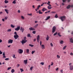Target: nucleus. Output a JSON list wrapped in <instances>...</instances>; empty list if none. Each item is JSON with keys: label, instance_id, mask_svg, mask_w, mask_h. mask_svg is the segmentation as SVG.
<instances>
[{"label": "nucleus", "instance_id": "4d7b16f0", "mask_svg": "<svg viewBox=\"0 0 73 73\" xmlns=\"http://www.w3.org/2000/svg\"><path fill=\"white\" fill-rule=\"evenodd\" d=\"M10 69H11V67H10L8 68L7 70H9Z\"/></svg>", "mask_w": 73, "mask_h": 73}, {"label": "nucleus", "instance_id": "39448f33", "mask_svg": "<svg viewBox=\"0 0 73 73\" xmlns=\"http://www.w3.org/2000/svg\"><path fill=\"white\" fill-rule=\"evenodd\" d=\"M26 42H27V40H24V39H23L22 40L21 42L22 43V44L23 45V44H24L25 43H26Z\"/></svg>", "mask_w": 73, "mask_h": 73}, {"label": "nucleus", "instance_id": "5701e85b", "mask_svg": "<svg viewBox=\"0 0 73 73\" xmlns=\"http://www.w3.org/2000/svg\"><path fill=\"white\" fill-rule=\"evenodd\" d=\"M64 43V41L63 40H61L60 42V43L61 44H62Z\"/></svg>", "mask_w": 73, "mask_h": 73}, {"label": "nucleus", "instance_id": "393cba45", "mask_svg": "<svg viewBox=\"0 0 73 73\" xmlns=\"http://www.w3.org/2000/svg\"><path fill=\"white\" fill-rule=\"evenodd\" d=\"M11 73H14V72H15V70H14V69H12L11 70Z\"/></svg>", "mask_w": 73, "mask_h": 73}, {"label": "nucleus", "instance_id": "72a5a7b5", "mask_svg": "<svg viewBox=\"0 0 73 73\" xmlns=\"http://www.w3.org/2000/svg\"><path fill=\"white\" fill-rule=\"evenodd\" d=\"M12 57H13L14 58H16V57H15V55L13 54L12 56Z\"/></svg>", "mask_w": 73, "mask_h": 73}, {"label": "nucleus", "instance_id": "603ef678", "mask_svg": "<svg viewBox=\"0 0 73 73\" xmlns=\"http://www.w3.org/2000/svg\"><path fill=\"white\" fill-rule=\"evenodd\" d=\"M14 34L15 35H18L17 34V32H14Z\"/></svg>", "mask_w": 73, "mask_h": 73}, {"label": "nucleus", "instance_id": "49530a36", "mask_svg": "<svg viewBox=\"0 0 73 73\" xmlns=\"http://www.w3.org/2000/svg\"><path fill=\"white\" fill-rule=\"evenodd\" d=\"M38 24H37L36 25H35L34 26L35 28H36L37 26H38Z\"/></svg>", "mask_w": 73, "mask_h": 73}, {"label": "nucleus", "instance_id": "6e6552de", "mask_svg": "<svg viewBox=\"0 0 73 73\" xmlns=\"http://www.w3.org/2000/svg\"><path fill=\"white\" fill-rule=\"evenodd\" d=\"M14 37L15 40H17V38H19V35H14Z\"/></svg>", "mask_w": 73, "mask_h": 73}, {"label": "nucleus", "instance_id": "8fccbe9b", "mask_svg": "<svg viewBox=\"0 0 73 73\" xmlns=\"http://www.w3.org/2000/svg\"><path fill=\"white\" fill-rule=\"evenodd\" d=\"M72 63H70L69 64V66H72Z\"/></svg>", "mask_w": 73, "mask_h": 73}, {"label": "nucleus", "instance_id": "f704fd0d", "mask_svg": "<svg viewBox=\"0 0 73 73\" xmlns=\"http://www.w3.org/2000/svg\"><path fill=\"white\" fill-rule=\"evenodd\" d=\"M11 31H12V30H11V29H10L7 30V32H11Z\"/></svg>", "mask_w": 73, "mask_h": 73}, {"label": "nucleus", "instance_id": "f257e3e1", "mask_svg": "<svg viewBox=\"0 0 73 73\" xmlns=\"http://www.w3.org/2000/svg\"><path fill=\"white\" fill-rule=\"evenodd\" d=\"M59 19H60L62 21H64L65 20V19H66V17L65 16L60 17L59 18Z\"/></svg>", "mask_w": 73, "mask_h": 73}, {"label": "nucleus", "instance_id": "bf43d9fd", "mask_svg": "<svg viewBox=\"0 0 73 73\" xmlns=\"http://www.w3.org/2000/svg\"><path fill=\"white\" fill-rule=\"evenodd\" d=\"M26 37H24V39H23L24 40H26Z\"/></svg>", "mask_w": 73, "mask_h": 73}, {"label": "nucleus", "instance_id": "a19ab883", "mask_svg": "<svg viewBox=\"0 0 73 73\" xmlns=\"http://www.w3.org/2000/svg\"><path fill=\"white\" fill-rule=\"evenodd\" d=\"M5 60H6V61H8V60H9V58H6L5 59Z\"/></svg>", "mask_w": 73, "mask_h": 73}, {"label": "nucleus", "instance_id": "9d476101", "mask_svg": "<svg viewBox=\"0 0 73 73\" xmlns=\"http://www.w3.org/2000/svg\"><path fill=\"white\" fill-rule=\"evenodd\" d=\"M23 62L25 64L27 65V63H28V60L26 59V60H24Z\"/></svg>", "mask_w": 73, "mask_h": 73}, {"label": "nucleus", "instance_id": "79ce46f5", "mask_svg": "<svg viewBox=\"0 0 73 73\" xmlns=\"http://www.w3.org/2000/svg\"><path fill=\"white\" fill-rule=\"evenodd\" d=\"M48 8L49 9H52V7H49V6H48Z\"/></svg>", "mask_w": 73, "mask_h": 73}, {"label": "nucleus", "instance_id": "4c0bfd02", "mask_svg": "<svg viewBox=\"0 0 73 73\" xmlns=\"http://www.w3.org/2000/svg\"><path fill=\"white\" fill-rule=\"evenodd\" d=\"M35 52V51H32L31 53L32 54H33V53H34Z\"/></svg>", "mask_w": 73, "mask_h": 73}, {"label": "nucleus", "instance_id": "3c124183", "mask_svg": "<svg viewBox=\"0 0 73 73\" xmlns=\"http://www.w3.org/2000/svg\"><path fill=\"white\" fill-rule=\"evenodd\" d=\"M50 2L49 1H48V3H47V4H48V5L49 4H50Z\"/></svg>", "mask_w": 73, "mask_h": 73}, {"label": "nucleus", "instance_id": "b1692460", "mask_svg": "<svg viewBox=\"0 0 73 73\" xmlns=\"http://www.w3.org/2000/svg\"><path fill=\"white\" fill-rule=\"evenodd\" d=\"M38 13L39 14H42V12L41 11V10H39L38 11Z\"/></svg>", "mask_w": 73, "mask_h": 73}, {"label": "nucleus", "instance_id": "dca6fc26", "mask_svg": "<svg viewBox=\"0 0 73 73\" xmlns=\"http://www.w3.org/2000/svg\"><path fill=\"white\" fill-rule=\"evenodd\" d=\"M47 9H46L45 8H43L42 9V11L43 12H44V11H47Z\"/></svg>", "mask_w": 73, "mask_h": 73}, {"label": "nucleus", "instance_id": "69168bd1", "mask_svg": "<svg viewBox=\"0 0 73 73\" xmlns=\"http://www.w3.org/2000/svg\"><path fill=\"white\" fill-rule=\"evenodd\" d=\"M58 68H57L56 69V71H57V70H58Z\"/></svg>", "mask_w": 73, "mask_h": 73}, {"label": "nucleus", "instance_id": "aec40b11", "mask_svg": "<svg viewBox=\"0 0 73 73\" xmlns=\"http://www.w3.org/2000/svg\"><path fill=\"white\" fill-rule=\"evenodd\" d=\"M16 1H17V0H14L12 2L13 4H16Z\"/></svg>", "mask_w": 73, "mask_h": 73}, {"label": "nucleus", "instance_id": "6e6d98bb", "mask_svg": "<svg viewBox=\"0 0 73 73\" xmlns=\"http://www.w3.org/2000/svg\"><path fill=\"white\" fill-rule=\"evenodd\" d=\"M60 72H61V73H63V70H60Z\"/></svg>", "mask_w": 73, "mask_h": 73}, {"label": "nucleus", "instance_id": "f8f14e48", "mask_svg": "<svg viewBox=\"0 0 73 73\" xmlns=\"http://www.w3.org/2000/svg\"><path fill=\"white\" fill-rule=\"evenodd\" d=\"M70 70H73V65H71L70 66Z\"/></svg>", "mask_w": 73, "mask_h": 73}, {"label": "nucleus", "instance_id": "a878e982", "mask_svg": "<svg viewBox=\"0 0 73 73\" xmlns=\"http://www.w3.org/2000/svg\"><path fill=\"white\" fill-rule=\"evenodd\" d=\"M66 45L64 46L63 48V50H64V49H66Z\"/></svg>", "mask_w": 73, "mask_h": 73}, {"label": "nucleus", "instance_id": "7ed1b4c3", "mask_svg": "<svg viewBox=\"0 0 73 73\" xmlns=\"http://www.w3.org/2000/svg\"><path fill=\"white\" fill-rule=\"evenodd\" d=\"M18 52L19 53V54H21L23 53V50L21 49H18Z\"/></svg>", "mask_w": 73, "mask_h": 73}, {"label": "nucleus", "instance_id": "423d86ee", "mask_svg": "<svg viewBox=\"0 0 73 73\" xmlns=\"http://www.w3.org/2000/svg\"><path fill=\"white\" fill-rule=\"evenodd\" d=\"M36 40L38 42H39V41H40V35H38L37 36Z\"/></svg>", "mask_w": 73, "mask_h": 73}, {"label": "nucleus", "instance_id": "864d4df0", "mask_svg": "<svg viewBox=\"0 0 73 73\" xmlns=\"http://www.w3.org/2000/svg\"><path fill=\"white\" fill-rule=\"evenodd\" d=\"M71 56H73V53L72 52H71L70 54Z\"/></svg>", "mask_w": 73, "mask_h": 73}, {"label": "nucleus", "instance_id": "7c9ffc66", "mask_svg": "<svg viewBox=\"0 0 73 73\" xmlns=\"http://www.w3.org/2000/svg\"><path fill=\"white\" fill-rule=\"evenodd\" d=\"M58 35L59 36V37H61V35H60V33H58Z\"/></svg>", "mask_w": 73, "mask_h": 73}, {"label": "nucleus", "instance_id": "0eeeda50", "mask_svg": "<svg viewBox=\"0 0 73 73\" xmlns=\"http://www.w3.org/2000/svg\"><path fill=\"white\" fill-rule=\"evenodd\" d=\"M8 42L9 44H12V43H13V40L9 39L8 40Z\"/></svg>", "mask_w": 73, "mask_h": 73}, {"label": "nucleus", "instance_id": "58836bf2", "mask_svg": "<svg viewBox=\"0 0 73 73\" xmlns=\"http://www.w3.org/2000/svg\"><path fill=\"white\" fill-rule=\"evenodd\" d=\"M32 33L33 34H36V31H33Z\"/></svg>", "mask_w": 73, "mask_h": 73}, {"label": "nucleus", "instance_id": "c03bdc74", "mask_svg": "<svg viewBox=\"0 0 73 73\" xmlns=\"http://www.w3.org/2000/svg\"><path fill=\"white\" fill-rule=\"evenodd\" d=\"M57 34V32H56L54 34V36H56V35Z\"/></svg>", "mask_w": 73, "mask_h": 73}, {"label": "nucleus", "instance_id": "4be33fe9", "mask_svg": "<svg viewBox=\"0 0 73 73\" xmlns=\"http://www.w3.org/2000/svg\"><path fill=\"white\" fill-rule=\"evenodd\" d=\"M26 52L27 53H28L29 52V49H27L26 50Z\"/></svg>", "mask_w": 73, "mask_h": 73}, {"label": "nucleus", "instance_id": "09e8293b", "mask_svg": "<svg viewBox=\"0 0 73 73\" xmlns=\"http://www.w3.org/2000/svg\"><path fill=\"white\" fill-rule=\"evenodd\" d=\"M3 54V52H1V50H0V54Z\"/></svg>", "mask_w": 73, "mask_h": 73}, {"label": "nucleus", "instance_id": "4468645a", "mask_svg": "<svg viewBox=\"0 0 73 73\" xmlns=\"http://www.w3.org/2000/svg\"><path fill=\"white\" fill-rule=\"evenodd\" d=\"M29 29L30 31H35V29L33 27H30L29 28Z\"/></svg>", "mask_w": 73, "mask_h": 73}, {"label": "nucleus", "instance_id": "9b49d317", "mask_svg": "<svg viewBox=\"0 0 73 73\" xmlns=\"http://www.w3.org/2000/svg\"><path fill=\"white\" fill-rule=\"evenodd\" d=\"M71 7V8H73V5H69L67 7V9H69L70 8V7Z\"/></svg>", "mask_w": 73, "mask_h": 73}, {"label": "nucleus", "instance_id": "2eb2a0df", "mask_svg": "<svg viewBox=\"0 0 73 73\" xmlns=\"http://www.w3.org/2000/svg\"><path fill=\"white\" fill-rule=\"evenodd\" d=\"M49 36H48V35H47V37L46 38V40L47 41H48L49 40Z\"/></svg>", "mask_w": 73, "mask_h": 73}, {"label": "nucleus", "instance_id": "680f3d73", "mask_svg": "<svg viewBox=\"0 0 73 73\" xmlns=\"http://www.w3.org/2000/svg\"><path fill=\"white\" fill-rule=\"evenodd\" d=\"M20 64H18L17 65V67H19V66H20Z\"/></svg>", "mask_w": 73, "mask_h": 73}, {"label": "nucleus", "instance_id": "cd10ccee", "mask_svg": "<svg viewBox=\"0 0 73 73\" xmlns=\"http://www.w3.org/2000/svg\"><path fill=\"white\" fill-rule=\"evenodd\" d=\"M29 45L30 46H31V47H33V46H34V45H32V44H29Z\"/></svg>", "mask_w": 73, "mask_h": 73}, {"label": "nucleus", "instance_id": "de8ad7c7", "mask_svg": "<svg viewBox=\"0 0 73 73\" xmlns=\"http://www.w3.org/2000/svg\"><path fill=\"white\" fill-rule=\"evenodd\" d=\"M33 67L32 66L31 68H30V69L31 70H32V69H33Z\"/></svg>", "mask_w": 73, "mask_h": 73}, {"label": "nucleus", "instance_id": "c756f323", "mask_svg": "<svg viewBox=\"0 0 73 73\" xmlns=\"http://www.w3.org/2000/svg\"><path fill=\"white\" fill-rule=\"evenodd\" d=\"M55 17L56 18H58V16L57 15V14H56L55 16Z\"/></svg>", "mask_w": 73, "mask_h": 73}, {"label": "nucleus", "instance_id": "20e7f679", "mask_svg": "<svg viewBox=\"0 0 73 73\" xmlns=\"http://www.w3.org/2000/svg\"><path fill=\"white\" fill-rule=\"evenodd\" d=\"M41 44H42V42H41V41H40V45L41 46V47L42 48V49H44V48H45V46H44V45H41Z\"/></svg>", "mask_w": 73, "mask_h": 73}, {"label": "nucleus", "instance_id": "f03ea898", "mask_svg": "<svg viewBox=\"0 0 73 73\" xmlns=\"http://www.w3.org/2000/svg\"><path fill=\"white\" fill-rule=\"evenodd\" d=\"M56 27L55 26H54L52 29V32L53 33H54L55 31H56Z\"/></svg>", "mask_w": 73, "mask_h": 73}, {"label": "nucleus", "instance_id": "a211bd4d", "mask_svg": "<svg viewBox=\"0 0 73 73\" xmlns=\"http://www.w3.org/2000/svg\"><path fill=\"white\" fill-rule=\"evenodd\" d=\"M5 11L7 13V14H8L9 12V10H7V9H5Z\"/></svg>", "mask_w": 73, "mask_h": 73}, {"label": "nucleus", "instance_id": "774afa93", "mask_svg": "<svg viewBox=\"0 0 73 73\" xmlns=\"http://www.w3.org/2000/svg\"><path fill=\"white\" fill-rule=\"evenodd\" d=\"M3 56H5V53L4 52H3Z\"/></svg>", "mask_w": 73, "mask_h": 73}, {"label": "nucleus", "instance_id": "473e14b6", "mask_svg": "<svg viewBox=\"0 0 73 73\" xmlns=\"http://www.w3.org/2000/svg\"><path fill=\"white\" fill-rule=\"evenodd\" d=\"M57 57L58 58H60V56L58 55H57Z\"/></svg>", "mask_w": 73, "mask_h": 73}, {"label": "nucleus", "instance_id": "338daca9", "mask_svg": "<svg viewBox=\"0 0 73 73\" xmlns=\"http://www.w3.org/2000/svg\"><path fill=\"white\" fill-rule=\"evenodd\" d=\"M33 8H35V5H33L32 6Z\"/></svg>", "mask_w": 73, "mask_h": 73}, {"label": "nucleus", "instance_id": "0e129e2a", "mask_svg": "<svg viewBox=\"0 0 73 73\" xmlns=\"http://www.w3.org/2000/svg\"><path fill=\"white\" fill-rule=\"evenodd\" d=\"M3 58H6V56L5 55H3Z\"/></svg>", "mask_w": 73, "mask_h": 73}, {"label": "nucleus", "instance_id": "37998d69", "mask_svg": "<svg viewBox=\"0 0 73 73\" xmlns=\"http://www.w3.org/2000/svg\"><path fill=\"white\" fill-rule=\"evenodd\" d=\"M67 1V0H62V1L63 3H65Z\"/></svg>", "mask_w": 73, "mask_h": 73}, {"label": "nucleus", "instance_id": "ea45409f", "mask_svg": "<svg viewBox=\"0 0 73 73\" xmlns=\"http://www.w3.org/2000/svg\"><path fill=\"white\" fill-rule=\"evenodd\" d=\"M27 15H29V16H32V14L31 13L30 14H27Z\"/></svg>", "mask_w": 73, "mask_h": 73}, {"label": "nucleus", "instance_id": "412c9836", "mask_svg": "<svg viewBox=\"0 0 73 73\" xmlns=\"http://www.w3.org/2000/svg\"><path fill=\"white\" fill-rule=\"evenodd\" d=\"M4 2L5 3V4H7V3H8V1L7 0H5L4 1Z\"/></svg>", "mask_w": 73, "mask_h": 73}, {"label": "nucleus", "instance_id": "13d9d810", "mask_svg": "<svg viewBox=\"0 0 73 73\" xmlns=\"http://www.w3.org/2000/svg\"><path fill=\"white\" fill-rule=\"evenodd\" d=\"M7 19H8V17H5V20H7Z\"/></svg>", "mask_w": 73, "mask_h": 73}, {"label": "nucleus", "instance_id": "5fc2aeb1", "mask_svg": "<svg viewBox=\"0 0 73 73\" xmlns=\"http://www.w3.org/2000/svg\"><path fill=\"white\" fill-rule=\"evenodd\" d=\"M53 62H51V66H53Z\"/></svg>", "mask_w": 73, "mask_h": 73}, {"label": "nucleus", "instance_id": "c85d7f7f", "mask_svg": "<svg viewBox=\"0 0 73 73\" xmlns=\"http://www.w3.org/2000/svg\"><path fill=\"white\" fill-rule=\"evenodd\" d=\"M40 64H41V65H44V62H42L40 63Z\"/></svg>", "mask_w": 73, "mask_h": 73}, {"label": "nucleus", "instance_id": "c9c22d12", "mask_svg": "<svg viewBox=\"0 0 73 73\" xmlns=\"http://www.w3.org/2000/svg\"><path fill=\"white\" fill-rule=\"evenodd\" d=\"M20 70H21V72H24V70H23V69L20 68Z\"/></svg>", "mask_w": 73, "mask_h": 73}, {"label": "nucleus", "instance_id": "e433bc0d", "mask_svg": "<svg viewBox=\"0 0 73 73\" xmlns=\"http://www.w3.org/2000/svg\"><path fill=\"white\" fill-rule=\"evenodd\" d=\"M27 36L29 37H31V34H28L27 35Z\"/></svg>", "mask_w": 73, "mask_h": 73}, {"label": "nucleus", "instance_id": "a18cd8bd", "mask_svg": "<svg viewBox=\"0 0 73 73\" xmlns=\"http://www.w3.org/2000/svg\"><path fill=\"white\" fill-rule=\"evenodd\" d=\"M50 46H53V44H52V43H51L50 44Z\"/></svg>", "mask_w": 73, "mask_h": 73}, {"label": "nucleus", "instance_id": "bb28decb", "mask_svg": "<svg viewBox=\"0 0 73 73\" xmlns=\"http://www.w3.org/2000/svg\"><path fill=\"white\" fill-rule=\"evenodd\" d=\"M11 28H15V26H14V25L12 24L11 25Z\"/></svg>", "mask_w": 73, "mask_h": 73}, {"label": "nucleus", "instance_id": "f3484780", "mask_svg": "<svg viewBox=\"0 0 73 73\" xmlns=\"http://www.w3.org/2000/svg\"><path fill=\"white\" fill-rule=\"evenodd\" d=\"M50 16H49L48 17H47V18L45 19V21H46L47 20H49V19H50Z\"/></svg>", "mask_w": 73, "mask_h": 73}, {"label": "nucleus", "instance_id": "e2e57ef3", "mask_svg": "<svg viewBox=\"0 0 73 73\" xmlns=\"http://www.w3.org/2000/svg\"><path fill=\"white\" fill-rule=\"evenodd\" d=\"M38 8H41V6H40V5H38V6L37 7Z\"/></svg>", "mask_w": 73, "mask_h": 73}, {"label": "nucleus", "instance_id": "ddd939ff", "mask_svg": "<svg viewBox=\"0 0 73 73\" xmlns=\"http://www.w3.org/2000/svg\"><path fill=\"white\" fill-rule=\"evenodd\" d=\"M20 31L21 32H24V29L23 27H21L20 29Z\"/></svg>", "mask_w": 73, "mask_h": 73}, {"label": "nucleus", "instance_id": "1a4fd4ad", "mask_svg": "<svg viewBox=\"0 0 73 73\" xmlns=\"http://www.w3.org/2000/svg\"><path fill=\"white\" fill-rule=\"evenodd\" d=\"M20 26L18 27L17 28H16L15 29V31H18L19 30H20Z\"/></svg>", "mask_w": 73, "mask_h": 73}, {"label": "nucleus", "instance_id": "6ab92c4d", "mask_svg": "<svg viewBox=\"0 0 73 73\" xmlns=\"http://www.w3.org/2000/svg\"><path fill=\"white\" fill-rule=\"evenodd\" d=\"M70 42L72 43H73V39H72V38L70 39Z\"/></svg>", "mask_w": 73, "mask_h": 73}, {"label": "nucleus", "instance_id": "2f4dec72", "mask_svg": "<svg viewBox=\"0 0 73 73\" xmlns=\"http://www.w3.org/2000/svg\"><path fill=\"white\" fill-rule=\"evenodd\" d=\"M21 18L23 20H24V19L25 18H24V16H21Z\"/></svg>", "mask_w": 73, "mask_h": 73}, {"label": "nucleus", "instance_id": "052dcab7", "mask_svg": "<svg viewBox=\"0 0 73 73\" xmlns=\"http://www.w3.org/2000/svg\"><path fill=\"white\" fill-rule=\"evenodd\" d=\"M51 13H56V12L55 11L51 12Z\"/></svg>", "mask_w": 73, "mask_h": 73}]
</instances>
